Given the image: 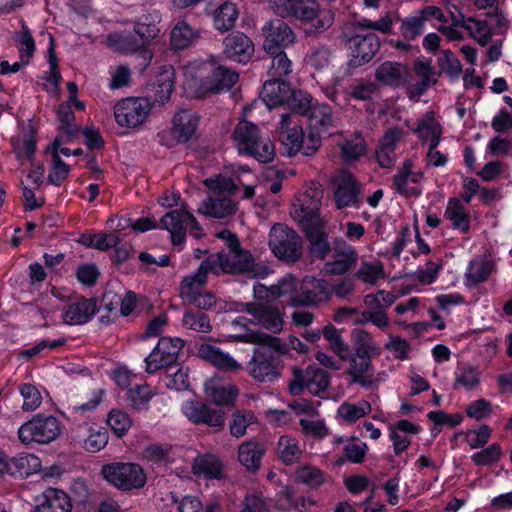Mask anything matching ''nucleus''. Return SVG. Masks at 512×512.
<instances>
[{
	"label": "nucleus",
	"instance_id": "nucleus-30",
	"mask_svg": "<svg viewBox=\"0 0 512 512\" xmlns=\"http://www.w3.org/2000/svg\"><path fill=\"white\" fill-rule=\"evenodd\" d=\"M238 79L239 75L237 72L225 66H218L214 68L211 75L206 78L204 87L207 92L218 94L222 91L230 90Z\"/></svg>",
	"mask_w": 512,
	"mask_h": 512
},
{
	"label": "nucleus",
	"instance_id": "nucleus-58",
	"mask_svg": "<svg viewBox=\"0 0 512 512\" xmlns=\"http://www.w3.org/2000/svg\"><path fill=\"white\" fill-rule=\"evenodd\" d=\"M330 383V374L323 369H316L311 377H306V390L318 396L328 389Z\"/></svg>",
	"mask_w": 512,
	"mask_h": 512
},
{
	"label": "nucleus",
	"instance_id": "nucleus-10",
	"mask_svg": "<svg viewBox=\"0 0 512 512\" xmlns=\"http://www.w3.org/2000/svg\"><path fill=\"white\" fill-rule=\"evenodd\" d=\"M60 433V422L56 417L38 414L19 428L18 437L24 444H48L58 438Z\"/></svg>",
	"mask_w": 512,
	"mask_h": 512
},
{
	"label": "nucleus",
	"instance_id": "nucleus-17",
	"mask_svg": "<svg viewBox=\"0 0 512 512\" xmlns=\"http://www.w3.org/2000/svg\"><path fill=\"white\" fill-rule=\"evenodd\" d=\"M334 200L338 209L359 206L360 187L351 172L345 171L339 176L334 191Z\"/></svg>",
	"mask_w": 512,
	"mask_h": 512
},
{
	"label": "nucleus",
	"instance_id": "nucleus-8",
	"mask_svg": "<svg viewBox=\"0 0 512 512\" xmlns=\"http://www.w3.org/2000/svg\"><path fill=\"white\" fill-rule=\"evenodd\" d=\"M322 198L323 190L312 188L299 193L295 197L291 205L290 214L301 229L324 223L320 215Z\"/></svg>",
	"mask_w": 512,
	"mask_h": 512
},
{
	"label": "nucleus",
	"instance_id": "nucleus-60",
	"mask_svg": "<svg viewBox=\"0 0 512 512\" xmlns=\"http://www.w3.org/2000/svg\"><path fill=\"white\" fill-rule=\"evenodd\" d=\"M494 268V263L489 260H482L479 263H471L469 272L466 274L468 281L476 286L485 282L491 275Z\"/></svg>",
	"mask_w": 512,
	"mask_h": 512
},
{
	"label": "nucleus",
	"instance_id": "nucleus-51",
	"mask_svg": "<svg viewBox=\"0 0 512 512\" xmlns=\"http://www.w3.org/2000/svg\"><path fill=\"white\" fill-rule=\"evenodd\" d=\"M425 30V18L418 15L405 17L400 25V34L406 41H414Z\"/></svg>",
	"mask_w": 512,
	"mask_h": 512
},
{
	"label": "nucleus",
	"instance_id": "nucleus-49",
	"mask_svg": "<svg viewBox=\"0 0 512 512\" xmlns=\"http://www.w3.org/2000/svg\"><path fill=\"white\" fill-rule=\"evenodd\" d=\"M378 82L385 85H395L402 79V65L398 62L386 61L375 72Z\"/></svg>",
	"mask_w": 512,
	"mask_h": 512
},
{
	"label": "nucleus",
	"instance_id": "nucleus-6",
	"mask_svg": "<svg viewBox=\"0 0 512 512\" xmlns=\"http://www.w3.org/2000/svg\"><path fill=\"white\" fill-rule=\"evenodd\" d=\"M269 247L281 261L294 263L302 256V239L284 224L273 225L269 233Z\"/></svg>",
	"mask_w": 512,
	"mask_h": 512
},
{
	"label": "nucleus",
	"instance_id": "nucleus-1",
	"mask_svg": "<svg viewBox=\"0 0 512 512\" xmlns=\"http://www.w3.org/2000/svg\"><path fill=\"white\" fill-rule=\"evenodd\" d=\"M271 9L282 18L311 24L310 31L314 33L326 31L335 20V13L322 10L317 0H272Z\"/></svg>",
	"mask_w": 512,
	"mask_h": 512
},
{
	"label": "nucleus",
	"instance_id": "nucleus-36",
	"mask_svg": "<svg viewBox=\"0 0 512 512\" xmlns=\"http://www.w3.org/2000/svg\"><path fill=\"white\" fill-rule=\"evenodd\" d=\"M200 34L199 29L191 26L186 21H179L171 30L170 46L175 51L186 49L200 38Z\"/></svg>",
	"mask_w": 512,
	"mask_h": 512
},
{
	"label": "nucleus",
	"instance_id": "nucleus-52",
	"mask_svg": "<svg viewBox=\"0 0 512 512\" xmlns=\"http://www.w3.org/2000/svg\"><path fill=\"white\" fill-rule=\"evenodd\" d=\"M322 334L329 342L332 351L341 359H347L350 351L349 345L343 340L338 329L334 325L328 324L324 326Z\"/></svg>",
	"mask_w": 512,
	"mask_h": 512
},
{
	"label": "nucleus",
	"instance_id": "nucleus-16",
	"mask_svg": "<svg viewBox=\"0 0 512 512\" xmlns=\"http://www.w3.org/2000/svg\"><path fill=\"white\" fill-rule=\"evenodd\" d=\"M357 260L356 248L344 239L337 238L333 243V260L326 262L325 270L334 276L343 275L356 265Z\"/></svg>",
	"mask_w": 512,
	"mask_h": 512
},
{
	"label": "nucleus",
	"instance_id": "nucleus-4",
	"mask_svg": "<svg viewBox=\"0 0 512 512\" xmlns=\"http://www.w3.org/2000/svg\"><path fill=\"white\" fill-rule=\"evenodd\" d=\"M205 260L215 274H218L219 270L232 275L247 274L252 273L255 266L253 254L241 248L240 243L211 254Z\"/></svg>",
	"mask_w": 512,
	"mask_h": 512
},
{
	"label": "nucleus",
	"instance_id": "nucleus-42",
	"mask_svg": "<svg viewBox=\"0 0 512 512\" xmlns=\"http://www.w3.org/2000/svg\"><path fill=\"white\" fill-rule=\"evenodd\" d=\"M340 152L343 162L357 161L367 152L366 141L359 133H356L354 138L344 140L340 145Z\"/></svg>",
	"mask_w": 512,
	"mask_h": 512
},
{
	"label": "nucleus",
	"instance_id": "nucleus-12",
	"mask_svg": "<svg viewBox=\"0 0 512 512\" xmlns=\"http://www.w3.org/2000/svg\"><path fill=\"white\" fill-rule=\"evenodd\" d=\"M151 110L147 98H126L119 101L114 108V115L120 126L137 127L144 123Z\"/></svg>",
	"mask_w": 512,
	"mask_h": 512
},
{
	"label": "nucleus",
	"instance_id": "nucleus-56",
	"mask_svg": "<svg viewBox=\"0 0 512 512\" xmlns=\"http://www.w3.org/2000/svg\"><path fill=\"white\" fill-rule=\"evenodd\" d=\"M371 410V404L368 401L363 400L358 405L349 403L341 404L338 408V414L347 422L353 423L369 414Z\"/></svg>",
	"mask_w": 512,
	"mask_h": 512
},
{
	"label": "nucleus",
	"instance_id": "nucleus-45",
	"mask_svg": "<svg viewBox=\"0 0 512 512\" xmlns=\"http://www.w3.org/2000/svg\"><path fill=\"white\" fill-rule=\"evenodd\" d=\"M208 395L215 407H229L234 406L239 390L235 385L214 386L209 389Z\"/></svg>",
	"mask_w": 512,
	"mask_h": 512
},
{
	"label": "nucleus",
	"instance_id": "nucleus-9",
	"mask_svg": "<svg viewBox=\"0 0 512 512\" xmlns=\"http://www.w3.org/2000/svg\"><path fill=\"white\" fill-rule=\"evenodd\" d=\"M101 474L107 482L123 491L142 488L146 483V474L136 463L106 464L102 467Z\"/></svg>",
	"mask_w": 512,
	"mask_h": 512
},
{
	"label": "nucleus",
	"instance_id": "nucleus-62",
	"mask_svg": "<svg viewBox=\"0 0 512 512\" xmlns=\"http://www.w3.org/2000/svg\"><path fill=\"white\" fill-rule=\"evenodd\" d=\"M466 415L476 421H483L492 414V403L484 398L472 401L466 406Z\"/></svg>",
	"mask_w": 512,
	"mask_h": 512
},
{
	"label": "nucleus",
	"instance_id": "nucleus-24",
	"mask_svg": "<svg viewBox=\"0 0 512 512\" xmlns=\"http://www.w3.org/2000/svg\"><path fill=\"white\" fill-rule=\"evenodd\" d=\"M290 83L277 78L264 82L261 91L258 93L260 99L268 109L284 105Z\"/></svg>",
	"mask_w": 512,
	"mask_h": 512
},
{
	"label": "nucleus",
	"instance_id": "nucleus-50",
	"mask_svg": "<svg viewBox=\"0 0 512 512\" xmlns=\"http://www.w3.org/2000/svg\"><path fill=\"white\" fill-rule=\"evenodd\" d=\"M21 28V31L15 33L14 40L19 49L20 59L24 62H29L35 51V42L29 28L24 22H22Z\"/></svg>",
	"mask_w": 512,
	"mask_h": 512
},
{
	"label": "nucleus",
	"instance_id": "nucleus-34",
	"mask_svg": "<svg viewBox=\"0 0 512 512\" xmlns=\"http://www.w3.org/2000/svg\"><path fill=\"white\" fill-rule=\"evenodd\" d=\"M96 313L94 299H82L67 306L63 313V320L69 325L86 323Z\"/></svg>",
	"mask_w": 512,
	"mask_h": 512
},
{
	"label": "nucleus",
	"instance_id": "nucleus-7",
	"mask_svg": "<svg viewBox=\"0 0 512 512\" xmlns=\"http://www.w3.org/2000/svg\"><path fill=\"white\" fill-rule=\"evenodd\" d=\"M235 310L240 313L231 322L232 337L236 341L256 345V304L253 302L235 304ZM256 346L253 347V356L250 361V375L256 377Z\"/></svg>",
	"mask_w": 512,
	"mask_h": 512
},
{
	"label": "nucleus",
	"instance_id": "nucleus-54",
	"mask_svg": "<svg viewBox=\"0 0 512 512\" xmlns=\"http://www.w3.org/2000/svg\"><path fill=\"white\" fill-rule=\"evenodd\" d=\"M502 454L500 444L495 442L472 454L471 460L477 466H492L500 460Z\"/></svg>",
	"mask_w": 512,
	"mask_h": 512
},
{
	"label": "nucleus",
	"instance_id": "nucleus-64",
	"mask_svg": "<svg viewBox=\"0 0 512 512\" xmlns=\"http://www.w3.org/2000/svg\"><path fill=\"white\" fill-rule=\"evenodd\" d=\"M271 59V70L270 73L273 77L280 79L287 76L291 72V61L287 57L284 50L270 54Z\"/></svg>",
	"mask_w": 512,
	"mask_h": 512
},
{
	"label": "nucleus",
	"instance_id": "nucleus-20",
	"mask_svg": "<svg viewBox=\"0 0 512 512\" xmlns=\"http://www.w3.org/2000/svg\"><path fill=\"white\" fill-rule=\"evenodd\" d=\"M107 44L115 51L131 54L138 53L144 61L150 62L153 54L147 48H143V42H139L134 34L112 33L107 37Z\"/></svg>",
	"mask_w": 512,
	"mask_h": 512
},
{
	"label": "nucleus",
	"instance_id": "nucleus-37",
	"mask_svg": "<svg viewBox=\"0 0 512 512\" xmlns=\"http://www.w3.org/2000/svg\"><path fill=\"white\" fill-rule=\"evenodd\" d=\"M192 472L206 479H220L223 474L221 460L213 454L198 455L192 463Z\"/></svg>",
	"mask_w": 512,
	"mask_h": 512
},
{
	"label": "nucleus",
	"instance_id": "nucleus-48",
	"mask_svg": "<svg viewBox=\"0 0 512 512\" xmlns=\"http://www.w3.org/2000/svg\"><path fill=\"white\" fill-rule=\"evenodd\" d=\"M285 178V173L274 167L264 168L258 175V186H263L271 193L277 194L282 189V182Z\"/></svg>",
	"mask_w": 512,
	"mask_h": 512
},
{
	"label": "nucleus",
	"instance_id": "nucleus-32",
	"mask_svg": "<svg viewBox=\"0 0 512 512\" xmlns=\"http://www.w3.org/2000/svg\"><path fill=\"white\" fill-rule=\"evenodd\" d=\"M444 217L451 222L453 229L462 234L470 232L471 217L459 198L450 197L448 199Z\"/></svg>",
	"mask_w": 512,
	"mask_h": 512
},
{
	"label": "nucleus",
	"instance_id": "nucleus-2",
	"mask_svg": "<svg viewBox=\"0 0 512 512\" xmlns=\"http://www.w3.org/2000/svg\"><path fill=\"white\" fill-rule=\"evenodd\" d=\"M204 184L211 195L202 202L198 213L217 219L226 218L235 213L236 203L230 196L236 193L238 185L232 178L217 174L205 179Z\"/></svg>",
	"mask_w": 512,
	"mask_h": 512
},
{
	"label": "nucleus",
	"instance_id": "nucleus-55",
	"mask_svg": "<svg viewBox=\"0 0 512 512\" xmlns=\"http://www.w3.org/2000/svg\"><path fill=\"white\" fill-rule=\"evenodd\" d=\"M58 148L54 147V143H52L51 147V154H52V170L49 173L48 180L50 183L55 184L57 186L61 185L69 174V166L62 161L58 154Z\"/></svg>",
	"mask_w": 512,
	"mask_h": 512
},
{
	"label": "nucleus",
	"instance_id": "nucleus-26",
	"mask_svg": "<svg viewBox=\"0 0 512 512\" xmlns=\"http://www.w3.org/2000/svg\"><path fill=\"white\" fill-rule=\"evenodd\" d=\"M74 440L82 443L83 448L91 453L102 450L108 443L109 435L105 428L95 430L85 425H80L73 431Z\"/></svg>",
	"mask_w": 512,
	"mask_h": 512
},
{
	"label": "nucleus",
	"instance_id": "nucleus-19",
	"mask_svg": "<svg viewBox=\"0 0 512 512\" xmlns=\"http://www.w3.org/2000/svg\"><path fill=\"white\" fill-rule=\"evenodd\" d=\"M58 134L54 139V147H61L75 141L80 134V128L75 124V115L69 103H62L58 108Z\"/></svg>",
	"mask_w": 512,
	"mask_h": 512
},
{
	"label": "nucleus",
	"instance_id": "nucleus-63",
	"mask_svg": "<svg viewBox=\"0 0 512 512\" xmlns=\"http://www.w3.org/2000/svg\"><path fill=\"white\" fill-rule=\"evenodd\" d=\"M254 418V413L252 411L246 410H235L232 414V422L230 424V432L235 437H242L246 433V428L250 423H252V419Z\"/></svg>",
	"mask_w": 512,
	"mask_h": 512
},
{
	"label": "nucleus",
	"instance_id": "nucleus-31",
	"mask_svg": "<svg viewBox=\"0 0 512 512\" xmlns=\"http://www.w3.org/2000/svg\"><path fill=\"white\" fill-rule=\"evenodd\" d=\"M40 468L41 461L36 455L20 453L7 461L6 474L23 479L38 472Z\"/></svg>",
	"mask_w": 512,
	"mask_h": 512
},
{
	"label": "nucleus",
	"instance_id": "nucleus-41",
	"mask_svg": "<svg viewBox=\"0 0 512 512\" xmlns=\"http://www.w3.org/2000/svg\"><path fill=\"white\" fill-rule=\"evenodd\" d=\"M277 451L279 458L286 465L298 462L302 456L298 440L289 435H283L279 438Z\"/></svg>",
	"mask_w": 512,
	"mask_h": 512
},
{
	"label": "nucleus",
	"instance_id": "nucleus-13",
	"mask_svg": "<svg viewBox=\"0 0 512 512\" xmlns=\"http://www.w3.org/2000/svg\"><path fill=\"white\" fill-rule=\"evenodd\" d=\"M300 295L293 299V307L318 306L331 299L329 282L323 278L306 275L300 281Z\"/></svg>",
	"mask_w": 512,
	"mask_h": 512
},
{
	"label": "nucleus",
	"instance_id": "nucleus-43",
	"mask_svg": "<svg viewBox=\"0 0 512 512\" xmlns=\"http://www.w3.org/2000/svg\"><path fill=\"white\" fill-rule=\"evenodd\" d=\"M174 70L172 67L165 68L156 77L153 83L155 101L165 103L170 99L174 87Z\"/></svg>",
	"mask_w": 512,
	"mask_h": 512
},
{
	"label": "nucleus",
	"instance_id": "nucleus-22",
	"mask_svg": "<svg viewBox=\"0 0 512 512\" xmlns=\"http://www.w3.org/2000/svg\"><path fill=\"white\" fill-rule=\"evenodd\" d=\"M233 141L240 154L256 157V125L242 119L233 131Z\"/></svg>",
	"mask_w": 512,
	"mask_h": 512
},
{
	"label": "nucleus",
	"instance_id": "nucleus-3",
	"mask_svg": "<svg viewBox=\"0 0 512 512\" xmlns=\"http://www.w3.org/2000/svg\"><path fill=\"white\" fill-rule=\"evenodd\" d=\"M277 130L282 146L281 153L284 156L294 157L297 154L312 156L318 151L322 143V140H319L313 134H308L307 139H305V132L299 119L292 114L281 115Z\"/></svg>",
	"mask_w": 512,
	"mask_h": 512
},
{
	"label": "nucleus",
	"instance_id": "nucleus-21",
	"mask_svg": "<svg viewBox=\"0 0 512 512\" xmlns=\"http://www.w3.org/2000/svg\"><path fill=\"white\" fill-rule=\"evenodd\" d=\"M187 213H189L187 205L182 203L181 209L172 210L161 218V226L170 232L171 241L174 245H179L185 240L187 230Z\"/></svg>",
	"mask_w": 512,
	"mask_h": 512
},
{
	"label": "nucleus",
	"instance_id": "nucleus-35",
	"mask_svg": "<svg viewBox=\"0 0 512 512\" xmlns=\"http://www.w3.org/2000/svg\"><path fill=\"white\" fill-rule=\"evenodd\" d=\"M238 17L239 9L236 3L225 1L213 11V26L221 33L228 32L235 27Z\"/></svg>",
	"mask_w": 512,
	"mask_h": 512
},
{
	"label": "nucleus",
	"instance_id": "nucleus-46",
	"mask_svg": "<svg viewBox=\"0 0 512 512\" xmlns=\"http://www.w3.org/2000/svg\"><path fill=\"white\" fill-rule=\"evenodd\" d=\"M182 324L187 329L199 333H209L212 331L209 316L201 311H194L192 309L186 310L182 319Z\"/></svg>",
	"mask_w": 512,
	"mask_h": 512
},
{
	"label": "nucleus",
	"instance_id": "nucleus-59",
	"mask_svg": "<svg viewBox=\"0 0 512 512\" xmlns=\"http://www.w3.org/2000/svg\"><path fill=\"white\" fill-rule=\"evenodd\" d=\"M424 130H426L431 135L428 151L436 150L441 141V127L439 125L434 124L432 120L420 121L415 132L420 133L419 138L423 143L426 142L428 139V136L422 133Z\"/></svg>",
	"mask_w": 512,
	"mask_h": 512
},
{
	"label": "nucleus",
	"instance_id": "nucleus-27",
	"mask_svg": "<svg viewBox=\"0 0 512 512\" xmlns=\"http://www.w3.org/2000/svg\"><path fill=\"white\" fill-rule=\"evenodd\" d=\"M324 226L325 222L301 229L309 242L311 256L319 260H324L333 250Z\"/></svg>",
	"mask_w": 512,
	"mask_h": 512
},
{
	"label": "nucleus",
	"instance_id": "nucleus-14",
	"mask_svg": "<svg viewBox=\"0 0 512 512\" xmlns=\"http://www.w3.org/2000/svg\"><path fill=\"white\" fill-rule=\"evenodd\" d=\"M182 411L195 425H206L216 429H222L225 425L226 413L223 409L202 401H188L184 404Z\"/></svg>",
	"mask_w": 512,
	"mask_h": 512
},
{
	"label": "nucleus",
	"instance_id": "nucleus-39",
	"mask_svg": "<svg viewBox=\"0 0 512 512\" xmlns=\"http://www.w3.org/2000/svg\"><path fill=\"white\" fill-rule=\"evenodd\" d=\"M283 317L277 307L265 306L258 302V326L276 334L283 328Z\"/></svg>",
	"mask_w": 512,
	"mask_h": 512
},
{
	"label": "nucleus",
	"instance_id": "nucleus-23",
	"mask_svg": "<svg viewBox=\"0 0 512 512\" xmlns=\"http://www.w3.org/2000/svg\"><path fill=\"white\" fill-rule=\"evenodd\" d=\"M309 134L321 140L322 134L327 133L334 127L335 119L332 113V107L326 103L315 104L308 113Z\"/></svg>",
	"mask_w": 512,
	"mask_h": 512
},
{
	"label": "nucleus",
	"instance_id": "nucleus-5",
	"mask_svg": "<svg viewBox=\"0 0 512 512\" xmlns=\"http://www.w3.org/2000/svg\"><path fill=\"white\" fill-rule=\"evenodd\" d=\"M345 44L350 50L348 67L351 69L359 68L369 63L380 49L379 37L373 32L350 33L349 29L343 30Z\"/></svg>",
	"mask_w": 512,
	"mask_h": 512
},
{
	"label": "nucleus",
	"instance_id": "nucleus-57",
	"mask_svg": "<svg viewBox=\"0 0 512 512\" xmlns=\"http://www.w3.org/2000/svg\"><path fill=\"white\" fill-rule=\"evenodd\" d=\"M18 390L23 398V411H35L41 405L42 395L35 385L27 383L21 384Z\"/></svg>",
	"mask_w": 512,
	"mask_h": 512
},
{
	"label": "nucleus",
	"instance_id": "nucleus-15",
	"mask_svg": "<svg viewBox=\"0 0 512 512\" xmlns=\"http://www.w3.org/2000/svg\"><path fill=\"white\" fill-rule=\"evenodd\" d=\"M264 35L263 49L268 54L284 50L294 43L295 34L283 19H272L262 28Z\"/></svg>",
	"mask_w": 512,
	"mask_h": 512
},
{
	"label": "nucleus",
	"instance_id": "nucleus-29",
	"mask_svg": "<svg viewBox=\"0 0 512 512\" xmlns=\"http://www.w3.org/2000/svg\"><path fill=\"white\" fill-rule=\"evenodd\" d=\"M209 272H212V268L204 260L194 274L183 279L180 285V295L185 301L190 303L193 297L202 292Z\"/></svg>",
	"mask_w": 512,
	"mask_h": 512
},
{
	"label": "nucleus",
	"instance_id": "nucleus-25",
	"mask_svg": "<svg viewBox=\"0 0 512 512\" xmlns=\"http://www.w3.org/2000/svg\"><path fill=\"white\" fill-rule=\"evenodd\" d=\"M198 355L201 359L219 370L236 371L241 367L228 353L223 352L219 347L210 343L201 344L198 348Z\"/></svg>",
	"mask_w": 512,
	"mask_h": 512
},
{
	"label": "nucleus",
	"instance_id": "nucleus-44",
	"mask_svg": "<svg viewBox=\"0 0 512 512\" xmlns=\"http://www.w3.org/2000/svg\"><path fill=\"white\" fill-rule=\"evenodd\" d=\"M294 479L310 488H318L325 482V474L318 467L304 465L296 469Z\"/></svg>",
	"mask_w": 512,
	"mask_h": 512
},
{
	"label": "nucleus",
	"instance_id": "nucleus-28",
	"mask_svg": "<svg viewBox=\"0 0 512 512\" xmlns=\"http://www.w3.org/2000/svg\"><path fill=\"white\" fill-rule=\"evenodd\" d=\"M199 116L189 110H180L173 119L172 134L178 142L189 141L196 133Z\"/></svg>",
	"mask_w": 512,
	"mask_h": 512
},
{
	"label": "nucleus",
	"instance_id": "nucleus-53",
	"mask_svg": "<svg viewBox=\"0 0 512 512\" xmlns=\"http://www.w3.org/2000/svg\"><path fill=\"white\" fill-rule=\"evenodd\" d=\"M355 277L364 283L375 285L384 277V267L380 261L375 263L364 261L355 273Z\"/></svg>",
	"mask_w": 512,
	"mask_h": 512
},
{
	"label": "nucleus",
	"instance_id": "nucleus-11",
	"mask_svg": "<svg viewBox=\"0 0 512 512\" xmlns=\"http://www.w3.org/2000/svg\"><path fill=\"white\" fill-rule=\"evenodd\" d=\"M183 347L184 341L180 338L161 337L154 350L145 358L146 372L152 374L162 368H167V372L174 370Z\"/></svg>",
	"mask_w": 512,
	"mask_h": 512
},
{
	"label": "nucleus",
	"instance_id": "nucleus-18",
	"mask_svg": "<svg viewBox=\"0 0 512 512\" xmlns=\"http://www.w3.org/2000/svg\"><path fill=\"white\" fill-rule=\"evenodd\" d=\"M253 41L242 32H233L223 39V55L239 63H247L253 56Z\"/></svg>",
	"mask_w": 512,
	"mask_h": 512
},
{
	"label": "nucleus",
	"instance_id": "nucleus-47",
	"mask_svg": "<svg viewBox=\"0 0 512 512\" xmlns=\"http://www.w3.org/2000/svg\"><path fill=\"white\" fill-rule=\"evenodd\" d=\"M347 358L351 366L347 373L352 377V382L360 384L364 388H369L372 382L367 380L364 375L371 367V359L357 358L349 355Z\"/></svg>",
	"mask_w": 512,
	"mask_h": 512
},
{
	"label": "nucleus",
	"instance_id": "nucleus-40",
	"mask_svg": "<svg viewBox=\"0 0 512 512\" xmlns=\"http://www.w3.org/2000/svg\"><path fill=\"white\" fill-rule=\"evenodd\" d=\"M454 376V389L463 387L467 391H472L480 384V373L478 369L468 363L458 365L455 369Z\"/></svg>",
	"mask_w": 512,
	"mask_h": 512
},
{
	"label": "nucleus",
	"instance_id": "nucleus-33",
	"mask_svg": "<svg viewBox=\"0 0 512 512\" xmlns=\"http://www.w3.org/2000/svg\"><path fill=\"white\" fill-rule=\"evenodd\" d=\"M42 498V502L35 507L34 512H71L70 498L62 490L49 488L43 493Z\"/></svg>",
	"mask_w": 512,
	"mask_h": 512
},
{
	"label": "nucleus",
	"instance_id": "nucleus-38",
	"mask_svg": "<svg viewBox=\"0 0 512 512\" xmlns=\"http://www.w3.org/2000/svg\"><path fill=\"white\" fill-rule=\"evenodd\" d=\"M287 93L284 104L291 111L289 114L294 115L297 119L299 116H307L314 106L312 95L302 89L292 88L291 84Z\"/></svg>",
	"mask_w": 512,
	"mask_h": 512
},
{
	"label": "nucleus",
	"instance_id": "nucleus-61",
	"mask_svg": "<svg viewBox=\"0 0 512 512\" xmlns=\"http://www.w3.org/2000/svg\"><path fill=\"white\" fill-rule=\"evenodd\" d=\"M492 434V429L486 424H482L478 429H468L465 431V441L472 449L484 447Z\"/></svg>",
	"mask_w": 512,
	"mask_h": 512
}]
</instances>
